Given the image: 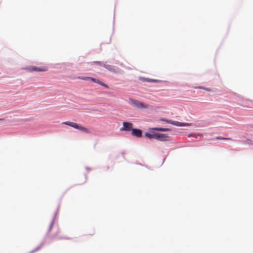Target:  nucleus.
I'll list each match as a JSON object with an SVG mask.
<instances>
[{"label":"nucleus","mask_w":253,"mask_h":253,"mask_svg":"<svg viewBox=\"0 0 253 253\" xmlns=\"http://www.w3.org/2000/svg\"><path fill=\"white\" fill-rule=\"evenodd\" d=\"M52 225H53V222H51V224H50V228H49V229H50L52 228Z\"/></svg>","instance_id":"nucleus-16"},{"label":"nucleus","mask_w":253,"mask_h":253,"mask_svg":"<svg viewBox=\"0 0 253 253\" xmlns=\"http://www.w3.org/2000/svg\"><path fill=\"white\" fill-rule=\"evenodd\" d=\"M168 123L171 124L174 126H189L188 124L180 123L177 121H173L171 120H169L167 121Z\"/></svg>","instance_id":"nucleus-8"},{"label":"nucleus","mask_w":253,"mask_h":253,"mask_svg":"<svg viewBox=\"0 0 253 253\" xmlns=\"http://www.w3.org/2000/svg\"><path fill=\"white\" fill-rule=\"evenodd\" d=\"M123 125V127L121 128V130L129 131L133 129L132 124L130 123L124 122Z\"/></svg>","instance_id":"nucleus-6"},{"label":"nucleus","mask_w":253,"mask_h":253,"mask_svg":"<svg viewBox=\"0 0 253 253\" xmlns=\"http://www.w3.org/2000/svg\"><path fill=\"white\" fill-rule=\"evenodd\" d=\"M145 136L146 137H147V138H149V139H152V138H155V134H152L150 133H148V132H146L145 134Z\"/></svg>","instance_id":"nucleus-11"},{"label":"nucleus","mask_w":253,"mask_h":253,"mask_svg":"<svg viewBox=\"0 0 253 253\" xmlns=\"http://www.w3.org/2000/svg\"><path fill=\"white\" fill-rule=\"evenodd\" d=\"M152 129L157 131H168L170 129L168 128H161V127H155L153 128Z\"/></svg>","instance_id":"nucleus-10"},{"label":"nucleus","mask_w":253,"mask_h":253,"mask_svg":"<svg viewBox=\"0 0 253 253\" xmlns=\"http://www.w3.org/2000/svg\"><path fill=\"white\" fill-rule=\"evenodd\" d=\"M216 139L219 140H232L231 138H224L221 136H218L216 137Z\"/></svg>","instance_id":"nucleus-12"},{"label":"nucleus","mask_w":253,"mask_h":253,"mask_svg":"<svg viewBox=\"0 0 253 253\" xmlns=\"http://www.w3.org/2000/svg\"><path fill=\"white\" fill-rule=\"evenodd\" d=\"M3 119H0V121L2 120Z\"/></svg>","instance_id":"nucleus-18"},{"label":"nucleus","mask_w":253,"mask_h":253,"mask_svg":"<svg viewBox=\"0 0 253 253\" xmlns=\"http://www.w3.org/2000/svg\"><path fill=\"white\" fill-rule=\"evenodd\" d=\"M131 134L137 137L142 136V131L139 129L133 128L131 130Z\"/></svg>","instance_id":"nucleus-9"},{"label":"nucleus","mask_w":253,"mask_h":253,"mask_svg":"<svg viewBox=\"0 0 253 253\" xmlns=\"http://www.w3.org/2000/svg\"><path fill=\"white\" fill-rule=\"evenodd\" d=\"M206 90H208V91H210V89H206Z\"/></svg>","instance_id":"nucleus-17"},{"label":"nucleus","mask_w":253,"mask_h":253,"mask_svg":"<svg viewBox=\"0 0 253 253\" xmlns=\"http://www.w3.org/2000/svg\"><path fill=\"white\" fill-rule=\"evenodd\" d=\"M131 104L134 107L141 108H147L148 107V105L147 104H145L142 102H141L138 100H131Z\"/></svg>","instance_id":"nucleus-4"},{"label":"nucleus","mask_w":253,"mask_h":253,"mask_svg":"<svg viewBox=\"0 0 253 253\" xmlns=\"http://www.w3.org/2000/svg\"><path fill=\"white\" fill-rule=\"evenodd\" d=\"M94 63H96V64H99V65H101V62H99V61H95L94 62Z\"/></svg>","instance_id":"nucleus-15"},{"label":"nucleus","mask_w":253,"mask_h":253,"mask_svg":"<svg viewBox=\"0 0 253 253\" xmlns=\"http://www.w3.org/2000/svg\"><path fill=\"white\" fill-rule=\"evenodd\" d=\"M104 67L108 71L114 73H119L120 70L115 66L110 65H104Z\"/></svg>","instance_id":"nucleus-7"},{"label":"nucleus","mask_w":253,"mask_h":253,"mask_svg":"<svg viewBox=\"0 0 253 253\" xmlns=\"http://www.w3.org/2000/svg\"><path fill=\"white\" fill-rule=\"evenodd\" d=\"M63 124L66 125L68 126H69L72 127H74L76 129H79L83 132H86V133H89V130L86 128V127L80 125L77 123L71 122H64L63 123Z\"/></svg>","instance_id":"nucleus-1"},{"label":"nucleus","mask_w":253,"mask_h":253,"mask_svg":"<svg viewBox=\"0 0 253 253\" xmlns=\"http://www.w3.org/2000/svg\"><path fill=\"white\" fill-rule=\"evenodd\" d=\"M40 249V247H38V248H37L35 250L33 251H31L30 252V253H34L35 251H38V250H39Z\"/></svg>","instance_id":"nucleus-14"},{"label":"nucleus","mask_w":253,"mask_h":253,"mask_svg":"<svg viewBox=\"0 0 253 253\" xmlns=\"http://www.w3.org/2000/svg\"><path fill=\"white\" fill-rule=\"evenodd\" d=\"M147 81H148V82H157L156 80H152V79H148Z\"/></svg>","instance_id":"nucleus-13"},{"label":"nucleus","mask_w":253,"mask_h":253,"mask_svg":"<svg viewBox=\"0 0 253 253\" xmlns=\"http://www.w3.org/2000/svg\"><path fill=\"white\" fill-rule=\"evenodd\" d=\"M155 139L161 141H168L169 140V136L165 134H155Z\"/></svg>","instance_id":"nucleus-5"},{"label":"nucleus","mask_w":253,"mask_h":253,"mask_svg":"<svg viewBox=\"0 0 253 253\" xmlns=\"http://www.w3.org/2000/svg\"><path fill=\"white\" fill-rule=\"evenodd\" d=\"M27 71L30 72H45L47 71L48 68L46 66H43L41 67H38L36 66H31L25 69Z\"/></svg>","instance_id":"nucleus-3"},{"label":"nucleus","mask_w":253,"mask_h":253,"mask_svg":"<svg viewBox=\"0 0 253 253\" xmlns=\"http://www.w3.org/2000/svg\"><path fill=\"white\" fill-rule=\"evenodd\" d=\"M78 79L84 80V81H90L92 82L97 83L102 86H103L105 87L106 88H108L109 86L107 84L102 83V82L100 81L99 80L92 78V77H78L77 78Z\"/></svg>","instance_id":"nucleus-2"}]
</instances>
